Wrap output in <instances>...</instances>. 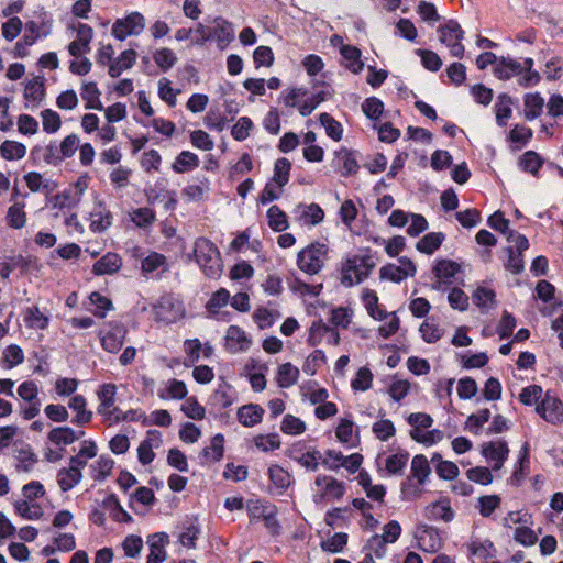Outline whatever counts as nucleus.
Here are the masks:
<instances>
[{
  "label": "nucleus",
  "mask_w": 563,
  "mask_h": 563,
  "mask_svg": "<svg viewBox=\"0 0 563 563\" xmlns=\"http://www.w3.org/2000/svg\"><path fill=\"white\" fill-rule=\"evenodd\" d=\"M519 166L522 170L536 176L542 166V159L534 151H527L520 157Z\"/></svg>",
  "instance_id": "obj_41"
},
{
  "label": "nucleus",
  "mask_w": 563,
  "mask_h": 563,
  "mask_svg": "<svg viewBox=\"0 0 563 563\" xmlns=\"http://www.w3.org/2000/svg\"><path fill=\"white\" fill-rule=\"evenodd\" d=\"M41 118H42L43 130L46 133L53 134V133H56L60 129L62 120H60L59 114L56 111H54L52 109H45L41 112Z\"/></svg>",
  "instance_id": "obj_46"
},
{
  "label": "nucleus",
  "mask_w": 563,
  "mask_h": 563,
  "mask_svg": "<svg viewBox=\"0 0 563 563\" xmlns=\"http://www.w3.org/2000/svg\"><path fill=\"white\" fill-rule=\"evenodd\" d=\"M223 443H224L223 435L220 433L216 434L212 438L210 445L206 446L202 451L205 457H207L213 462L220 461L223 456Z\"/></svg>",
  "instance_id": "obj_49"
},
{
  "label": "nucleus",
  "mask_w": 563,
  "mask_h": 563,
  "mask_svg": "<svg viewBox=\"0 0 563 563\" xmlns=\"http://www.w3.org/2000/svg\"><path fill=\"white\" fill-rule=\"evenodd\" d=\"M268 225L276 232H282L288 228L287 216L277 206H272L267 211Z\"/></svg>",
  "instance_id": "obj_40"
},
{
  "label": "nucleus",
  "mask_w": 563,
  "mask_h": 563,
  "mask_svg": "<svg viewBox=\"0 0 563 563\" xmlns=\"http://www.w3.org/2000/svg\"><path fill=\"white\" fill-rule=\"evenodd\" d=\"M87 401L82 395H75L68 401V408L76 412L71 422L76 426H85L92 419V412L86 409Z\"/></svg>",
  "instance_id": "obj_14"
},
{
  "label": "nucleus",
  "mask_w": 563,
  "mask_h": 563,
  "mask_svg": "<svg viewBox=\"0 0 563 563\" xmlns=\"http://www.w3.org/2000/svg\"><path fill=\"white\" fill-rule=\"evenodd\" d=\"M460 271V265L450 260H440L433 267V272L439 278H451Z\"/></svg>",
  "instance_id": "obj_54"
},
{
  "label": "nucleus",
  "mask_w": 563,
  "mask_h": 563,
  "mask_svg": "<svg viewBox=\"0 0 563 563\" xmlns=\"http://www.w3.org/2000/svg\"><path fill=\"white\" fill-rule=\"evenodd\" d=\"M409 460L407 452L389 455L385 462V468L390 475H401Z\"/></svg>",
  "instance_id": "obj_37"
},
{
  "label": "nucleus",
  "mask_w": 563,
  "mask_h": 563,
  "mask_svg": "<svg viewBox=\"0 0 563 563\" xmlns=\"http://www.w3.org/2000/svg\"><path fill=\"white\" fill-rule=\"evenodd\" d=\"M82 479L81 471L63 467L57 473V483L62 492H68Z\"/></svg>",
  "instance_id": "obj_20"
},
{
  "label": "nucleus",
  "mask_w": 563,
  "mask_h": 563,
  "mask_svg": "<svg viewBox=\"0 0 563 563\" xmlns=\"http://www.w3.org/2000/svg\"><path fill=\"white\" fill-rule=\"evenodd\" d=\"M544 99L540 96V93H527L525 96V118L529 121L538 118L543 110Z\"/></svg>",
  "instance_id": "obj_24"
},
{
  "label": "nucleus",
  "mask_w": 563,
  "mask_h": 563,
  "mask_svg": "<svg viewBox=\"0 0 563 563\" xmlns=\"http://www.w3.org/2000/svg\"><path fill=\"white\" fill-rule=\"evenodd\" d=\"M268 476L274 486L280 492L287 489L292 483V476L277 464L268 468Z\"/></svg>",
  "instance_id": "obj_31"
},
{
  "label": "nucleus",
  "mask_w": 563,
  "mask_h": 563,
  "mask_svg": "<svg viewBox=\"0 0 563 563\" xmlns=\"http://www.w3.org/2000/svg\"><path fill=\"white\" fill-rule=\"evenodd\" d=\"M328 247L322 243H312L301 250L297 256L298 267L309 274H318L324 264Z\"/></svg>",
  "instance_id": "obj_2"
},
{
  "label": "nucleus",
  "mask_w": 563,
  "mask_h": 563,
  "mask_svg": "<svg viewBox=\"0 0 563 563\" xmlns=\"http://www.w3.org/2000/svg\"><path fill=\"white\" fill-rule=\"evenodd\" d=\"M85 431H75L70 427H56L48 433V440L56 445H69L76 440L82 438Z\"/></svg>",
  "instance_id": "obj_13"
},
{
  "label": "nucleus",
  "mask_w": 563,
  "mask_h": 563,
  "mask_svg": "<svg viewBox=\"0 0 563 563\" xmlns=\"http://www.w3.org/2000/svg\"><path fill=\"white\" fill-rule=\"evenodd\" d=\"M336 158L342 162L343 176H350L356 174L360 165L357 163L356 153L346 148H342L336 152Z\"/></svg>",
  "instance_id": "obj_36"
},
{
  "label": "nucleus",
  "mask_w": 563,
  "mask_h": 563,
  "mask_svg": "<svg viewBox=\"0 0 563 563\" xmlns=\"http://www.w3.org/2000/svg\"><path fill=\"white\" fill-rule=\"evenodd\" d=\"M375 263L371 256H354L349 258L342 269L341 283L345 286H352L363 282L371 271L374 268Z\"/></svg>",
  "instance_id": "obj_3"
},
{
  "label": "nucleus",
  "mask_w": 563,
  "mask_h": 563,
  "mask_svg": "<svg viewBox=\"0 0 563 563\" xmlns=\"http://www.w3.org/2000/svg\"><path fill=\"white\" fill-rule=\"evenodd\" d=\"M229 299L230 292L224 288H220L211 296L206 308L210 314H217L222 307L228 305Z\"/></svg>",
  "instance_id": "obj_47"
},
{
  "label": "nucleus",
  "mask_w": 563,
  "mask_h": 563,
  "mask_svg": "<svg viewBox=\"0 0 563 563\" xmlns=\"http://www.w3.org/2000/svg\"><path fill=\"white\" fill-rule=\"evenodd\" d=\"M135 58L136 53L134 49L123 51L120 56L110 64L108 71L109 76L117 78L123 70L132 68L135 63Z\"/></svg>",
  "instance_id": "obj_17"
},
{
  "label": "nucleus",
  "mask_w": 563,
  "mask_h": 563,
  "mask_svg": "<svg viewBox=\"0 0 563 563\" xmlns=\"http://www.w3.org/2000/svg\"><path fill=\"white\" fill-rule=\"evenodd\" d=\"M340 52L344 59L347 62L346 68H349L354 74H358L363 70L364 63L361 59V49L352 45H342Z\"/></svg>",
  "instance_id": "obj_21"
},
{
  "label": "nucleus",
  "mask_w": 563,
  "mask_h": 563,
  "mask_svg": "<svg viewBox=\"0 0 563 563\" xmlns=\"http://www.w3.org/2000/svg\"><path fill=\"white\" fill-rule=\"evenodd\" d=\"M122 548L126 556L136 558L140 555L143 548L142 538L135 534H130L122 542Z\"/></svg>",
  "instance_id": "obj_62"
},
{
  "label": "nucleus",
  "mask_w": 563,
  "mask_h": 563,
  "mask_svg": "<svg viewBox=\"0 0 563 563\" xmlns=\"http://www.w3.org/2000/svg\"><path fill=\"white\" fill-rule=\"evenodd\" d=\"M81 98L87 102V109H95L98 111L103 110L102 102L100 101V90L96 82H87L82 85Z\"/></svg>",
  "instance_id": "obj_27"
},
{
  "label": "nucleus",
  "mask_w": 563,
  "mask_h": 563,
  "mask_svg": "<svg viewBox=\"0 0 563 563\" xmlns=\"http://www.w3.org/2000/svg\"><path fill=\"white\" fill-rule=\"evenodd\" d=\"M347 543V534L344 532H336L327 541H323L321 547L324 551L331 553H339Z\"/></svg>",
  "instance_id": "obj_57"
},
{
  "label": "nucleus",
  "mask_w": 563,
  "mask_h": 563,
  "mask_svg": "<svg viewBox=\"0 0 563 563\" xmlns=\"http://www.w3.org/2000/svg\"><path fill=\"white\" fill-rule=\"evenodd\" d=\"M512 99L510 96L506 93H501L497 98V102L495 104L496 111V122L499 126H505L507 124V120L511 117Z\"/></svg>",
  "instance_id": "obj_30"
},
{
  "label": "nucleus",
  "mask_w": 563,
  "mask_h": 563,
  "mask_svg": "<svg viewBox=\"0 0 563 563\" xmlns=\"http://www.w3.org/2000/svg\"><path fill=\"white\" fill-rule=\"evenodd\" d=\"M264 409L254 404L244 405L238 410V419L245 427H253L263 419Z\"/></svg>",
  "instance_id": "obj_16"
},
{
  "label": "nucleus",
  "mask_w": 563,
  "mask_h": 563,
  "mask_svg": "<svg viewBox=\"0 0 563 563\" xmlns=\"http://www.w3.org/2000/svg\"><path fill=\"white\" fill-rule=\"evenodd\" d=\"M373 433L380 441H387L389 438L395 435L396 429L390 420L380 419L373 424Z\"/></svg>",
  "instance_id": "obj_56"
},
{
  "label": "nucleus",
  "mask_w": 563,
  "mask_h": 563,
  "mask_svg": "<svg viewBox=\"0 0 563 563\" xmlns=\"http://www.w3.org/2000/svg\"><path fill=\"white\" fill-rule=\"evenodd\" d=\"M426 517L430 520L450 522L454 518L453 509L443 503H433L426 508Z\"/></svg>",
  "instance_id": "obj_29"
},
{
  "label": "nucleus",
  "mask_w": 563,
  "mask_h": 563,
  "mask_svg": "<svg viewBox=\"0 0 563 563\" xmlns=\"http://www.w3.org/2000/svg\"><path fill=\"white\" fill-rule=\"evenodd\" d=\"M445 235L442 232H431L426 234L421 240L417 242V250L424 254H432L435 250H438L442 242L444 241Z\"/></svg>",
  "instance_id": "obj_28"
},
{
  "label": "nucleus",
  "mask_w": 563,
  "mask_h": 563,
  "mask_svg": "<svg viewBox=\"0 0 563 563\" xmlns=\"http://www.w3.org/2000/svg\"><path fill=\"white\" fill-rule=\"evenodd\" d=\"M23 203H14L9 207L7 212L8 224L13 229H21L25 225L26 214L24 212Z\"/></svg>",
  "instance_id": "obj_42"
},
{
  "label": "nucleus",
  "mask_w": 563,
  "mask_h": 563,
  "mask_svg": "<svg viewBox=\"0 0 563 563\" xmlns=\"http://www.w3.org/2000/svg\"><path fill=\"white\" fill-rule=\"evenodd\" d=\"M142 272L147 275L158 269L165 272L167 269L166 257L157 252H152L141 262Z\"/></svg>",
  "instance_id": "obj_34"
},
{
  "label": "nucleus",
  "mask_w": 563,
  "mask_h": 563,
  "mask_svg": "<svg viewBox=\"0 0 563 563\" xmlns=\"http://www.w3.org/2000/svg\"><path fill=\"white\" fill-rule=\"evenodd\" d=\"M319 121L321 125L324 126L327 135L334 141H340L342 139L343 129L342 125L333 119L329 113H321L319 117Z\"/></svg>",
  "instance_id": "obj_43"
},
{
  "label": "nucleus",
  "mask_w": 563,
  "mask_h": 563,
  "mask_svg": "<svg viewBox=\"0 0 563 563\" xmlns=\"http://www.w3.org/2000/svg\"><path fill=\"white\" fill-rule=\"evenodd\" d=\"M325 362V354L321 350L313 351L306 360L302 371L307 375H314L317 372V368Z\"/></svg>",
  "instance_id": "obj_63"
},
{
  "label": "nucleus",
  "mask_w": 563,
  "mask_h": 563,
  "mask_svg": "<svg viewBox=\"0 0 563 563\" xmlns=\"http://www.w3.org/2000/svg\"><path fill=\"white\" fill-rule=\"evenodd\" d=\"M322 459V454L318 450L309 451L302 453L299 457H295V460L308 471H317L320 465V460Z\"/></svg>",
  "instance_id": "obj_61"
},
{
  "label": "nucleus",
  "mask_w": 563,
  "mask_h": 563,
  "mask_svg": "<svg viewBox=\"0 0 563 563\" xmlns=\"http://www.w3.org/2000/svg\"><path fill=\"white\" fill-rule=\"evenodd\" d=\"M419 543L424 551L437 552L441 547V539L433 528H426L419 537Z\"/></svg>",
  "instance_id": "obj_39"
},
{
  "label": "nucleus",
  "mask_w": 563,
  "mask_h": 563,
  "mask_svg": "<svg viewBox=\"0 0 563 563\" xmlns=\"http://www.w3.org/2000/svg\"><path fill=\"white\" fill-rule=\"evenodd\" d=\"M362 110L368 119L377 120L383 113L384 104L378 98L371 97L365 99L362 104Z\"/></svg>",
  "instance_id": "obj_58"
},
{
  "label": "nucleus",
  "mask_w": 563,
  "mask_h": 563,
  "mask_svg": "<svg viewBox=\"0 0 563 563\" xmlns=\"http://www.w3.org/2000/svg\"><path fill=\"white\" fill-rule=\"evenodd\" d=\"M373 382V374L367 367H361L356 377L352 380V387L354 390L365 391L371 388Z\"/></svg>",
  "instance_id": "obj_60"
},
{
  "label": "nucleus",
  "mask_w": 563,
  "mask_h": 563,
  "mask_svg": "<svg viewBox=\"0 0 563 563\" xmlns=\"http://www.w3.org/2000/svg\"><path fill=\"white\" fill-rule=\"evenodd\" d=\"M306 430V424L299 418L292 415H286L282 422V431L287 434H301Z\"/></svg>",
  "instance_id": "obj_55"
},
{
  "label": "nucleus",
  "mask_w": 563,
  "mask_h": 563,
  "mask_svg": "<svg viewBox=\"0 0 563 563\" xmlns=\"http://www.w3.org/2000/svg\"><path fill=\"white\" fill-rule=\"evenodd\" d=\"M509 450L507 443L504 441L488 442L483 444L482 454L488 460L494 462L493 468L499 470L504 465L508 456Z\"/></svg>",
  "instance_id": "obj_9"
},
{
  "label": "nucleus",
  "mask_w": 563,
  "mask_h": 563,
  "mask_svg": "<svg viewBox=\"0 0 563 563\" xmlns=\"http://www.w3.org/2000/svg\"><path fill=\"white\" fill-rule=\"evenodd\" d=\"M115 394L117 386L114 384L101 385L98 391V398L100 400V404L98 406L97 412L99 415L106 416L108 419H112V415L114 412H120L119 408L110 410V408L113 407L115 402Z\"/></svg>",
  "instance_id": "obj_7"
},
{
  "label": "nucleus",
  "mask_w": 563,
  "mask_h": 563,
  "mask_svg": "<svg viewBox=\"0 0 563 563\" xmlns=\"http://www.w3.org/2000/svg\"><path fill=\"white\" fill-rule=\"evenodd\" d=\"M190 41L191 44H203L210 40V32L202 24H198L196 29L181 27L178 29V41Z\"/></svg>",
  "instance_id": "obj_19"
},
{
  "label": "nucleus",
  "mask_w": 563,
  "mask_h": 563,
  "mask_svg": "<svg viewBox=\"0 0 563 563\" xmlns=\"http://www.w3.org/2000/svg\"><path fill=\"white\" fill-rule=\"evenodd\" d=\"M154 313L157 321L172 323L176 319V311L174 310V299L172 296L162 297L158 303L154 307Z\"/></svg>",
  "instance_id": "obj_18"
},
{
  "label": "nucleus",
  "mask_w": 563,
  "mask_h": 563,
  "mask_svg": "<svg viewBox=\"0 0 563 563\" xmlns=\"http://www.w3.org/2000/svg\"><path fill=\"white\" fill-rule=\"evenodd\" d=\"M168 542V536L165 532H157L148 537L147 543L150 554L146 563H163L166 559L165 544Z\"/></svg>",
  "instance_id": "obj_11"
},
{
  "label": "nucleus",
  "mask_w": 563,
  "mask_h": 563,
  "mask_svg": "<svg viewBox=\"0 0 563 563\" xmlns=\"http://www.w3.org/2000/svg\"><path fill=\"white\" fill-rule=\"evenodd\" d=\"M254 445L263 452L273 451L279 449L280 440L277 433L260 434L254 438Z\"/></svg>",
  "instance_id": "obj_52"
},
{
  "label": "nucleus",
  "mask_w": 563,
  "mask_h": 563,
  "mask_svg": "<svg viewBox=\"0 0 563 563\" xmlns=\"http://www.w3.org/2000/svg\"><path fill=\"white\" fill-rule=\"evenodd\" d=\"M253 122L247 117H241L233 125L231 134L236 141H244L249 137Z\"/></svg>",
  "instance_id": "obj_59"
},
{
  "label": "nucleus",
  "mask_w": 563,
  "mask_h": 563,
  "mask_svg": "<svg viewBox=\"0 0 563 563\" xmlns=\"http://www.w3.org/2000/svg\"><path fill=\"white\" fill-rule=\"evenodd\" d=\"M113 466L114 461L111 457L101 455L93 465V470L96 472L93 478L98 482L104 481L110 476Z\"/></svg>",
  "instance_id": "obj_53"
},
{
  "label": "nucleus",
  "mask_w": 563,
  "mask_h": 563,
  "mask_svg": "<svg viewBox=\"0 0 563 563\" xmlns=\"http://www.w3.org/2000/svg\"><path fill=\"white\" fill-rule=\"evenodd\" d=\"M318 487H322V498H334L340 499L343 497L345 486L343 482L338 481L332 476L319 475L314 481Z\"/></svg>",
  "instance_id": "obj_10"
},
{
  "label": "nucleus",
  "mask_w": 563,
  "mask_h": 563,
  "mask_svg": "<svg viewBox=\"0 0 563 563\" xmlns=\"http://www.w3.org/2000/svg\"><path fill=\"white\" fill-rule=\"evenodd\" d=\"M26 154V146L16 141L7 140L0 145V155L7 161L21 159Z\"/></svg>",
  "instance_id": "obj_32"
},
{
  "label": "nucleus",
  "mask_w": 563,
  "mask_h": 563,
  "mask_svg": "<svg viewBox=\"0 0 563 563\" xmlns=\"http://www.w3.org/2000/svg\"><path fill=\"white\" fill-rule=\"evenodd\" d=\"M523 70V67L517 60L511 58L501 57L495 65L493 71L494 75L501 79L507 80L510 79L515 75H520Z\"/></svg>",
  "instance_id": "obj_15"
},
{
  "label": "nucleus",
  "mask_w": 563,
  "mask_h": 563,
  "mask_svg": "<svg viewBox=\"0 0 563 563\" xmlns=\"http://www.w3.org/2000/svg\"><path fill=\"white\" fill-rule=\"evenodd\" d=\"M45 96L44 80L41 77L34 78L29 81L25 86L24 97L25 99L33 101H42Z\"/></svg>",
  "instance_id": "obj_50"
},
{
  "label": "nucleus",
  "mask_w": 563,
  "mask_h": 563,
  "mask_svg": "<svg viewBox=\"0 0 563 563\" xmlns=\"http://www.w3.org/2000/svg\"><path fill=\"white\" fill-rule=\"evenodd\" d=\"M121 266V257L117 253L108 252L93 264L92 273L97 276L111 275L117 273Z\"/></svg>",
  "instance_id": "obj_12"
},
{
  "label": "nucleus",
  "mask_w": 563,
  "mask_h": 563,
  "mask_svg": "<svg viewBox=\"0 0 563 563\" xmlns=\"http://www.w3.org/2000/svg\"><path fill=\"white\" fill-rule=\"evenodd\" d=\"M290 168L291 163L288 158L282 157L276 161L274 166L273 180L279 188L284 187L289 181Z\"/></svg>",
  "instance_id": "obj_38"
},
{
  "label": "nucleus",
  "mask_w": 563,
  "mask_h": 563,
  "mask_svg": "<svg viewBox=\"0 0 563 563\" xmlns=\"http://www.w3.org/2000/svg\"><path fill=\"white\" fill-rule=\"evenodd\" d=\"M466 476L470 481L481 484L488 485L493 481V475L487 467L476 466L467 470Z\"/></svg>",
  "instance_id": "obj_64"
},
{
  "label": "nucleus",
  "mask_w": 563,
  "mask_h": 563,
  "mask_svg": "<svg viewBox=\"0 0 563 563\" xmlns=\"http://www.w3.org/2000/svg\"><path fill=\"white\" fill-rule=\"evenodd\" d=\"M200 533L197 520H191L187 526H184L183 532L178 536V541L187 548H194L195 541Z\"/></svg>",
  "instance_id": "obj_48"
},
{
  "label": "nucleus",
  "mask_w": 563,
  "mask_h": 563,
  "mask_svg": "<svg viewBox=\"0 0 563 563\" xmlns=\"http://www.w3.org/2000/svg\"><path fill=\"white\" fill-rule=\"evenodd\" d=\"M431 473V468L427 457L417 454L411 460V477L418 481L419 485H423Z\"/></svg>",
  "instance_id": "obj_26"
},
{
  "label": "nucleus",
  "mask_w": 563,
  "mask_h": 563,
  "mask_svg": "<svg viewBox=\"0 0 563 563\" xmlns=\"http://www.w3.org/2000/svg\"><path fill=\"white\" fill-rule=\"evenodd\" d=\"M438 32L440 33L441 43L445 45H450L456 40H463L464 36V31L454 20H449L444 25H441Z\"/></svg>",
  "instance_id": "obj_23"
},
{
  "label": "nucleus",
  "mask_w": 563,
  "mask_h": 563,
  "mask_svg": "<svg viewBox=\"0 0 563 563\" xmlns=\"http://www.w3.org/2000/svg\"><path fill=\"white\" fill-rule=\"evenodd\" d=\"M14 509L18 515L26 520L40 519L43 510L40 505H29L25 500H19L14 504Z\"/></svg>",
  "instance_id": "obj_45"
},
{
  "label": "nucleus",
  "mask_w": 563,
  "mask_h": 563,
  "mask_svg": "<svg viewBox=\"0 0 563 563\" xmlns=\"http://www.w3.org/2000/svg\"><path fill=\"white\" fill-rule=\"evenodd\" d=\"M194 253L196 262L208 278L218 279L221 276L223 271L221 254L211 241L198 239L195 242Z\"/></svg>",
  "instance_id": "obj_1"
},
{
  "label": "nucleus",
  "mask_w": 563,
  "mask_h": 563,
  "mask_svg": "<svg viewBox=\"0 0 563 563\" xmlns=\"http://www.w3.org/2000/svg\"><path fill=\"white\" fill-rule=\"evenodd\" d=\"M24 362V353L16 344L9 345L3 354V367L11 369Z\"/></svg>",
  "instance_id": "obj_44"
},
{
  "label": "nucleus",
  "mask_w": 563,
  "mask_h": 563,
  "mask_svg": "<svg viewBox=\"0 0 563 563\" xmlns=\"http://www.w3.org/2000/svg\"><path fill=\"white\" fill-rule=\"evenodd\" d=\"M209 32L210 40H214L220 48H224L235 37L232 23L220 16L214 19V26Z\"/></svg>",
  "instance_id": "obj_8"
},
{
  "label": "nucleus",
  "mask_w": 563,
  "mask_h": 563,
  "mask_svg": "<svg viewBox=\"0 0 563 563\" xmlns=\"http://www.w3.org/2000/svg\"><path fill=\"white\" fill-rule=\"evenodd\" d=\"M100 340L103 350L110 353H117L123 346V330L121 328H117L113 331L101 335Z\"/></svg>",
  "instance_id": "obj_35"
},
{
  "label": "nucleus",
  "mask_w": 563,
  "mask_h": 563,
  "mask_svg": "<svg viewBox=\"0 0 563 563\" xmlns=\"http://www.w3.org/2000/svg\"><path fill=\"white\" fill-rule=\"evenodd\" d=\"M299 378V369L291 363H284L277 371V384L282 388H289L295 385Z\"/></svg>",
  "instance_id": "obj_25"
},
{
  "label": "nucleus",
  "mask_w": 563,
  "mask_h": 563,
  "mask_svg": "<svg viewBox=\"0 0 563 563\" xmlns=\"http://www.w3.org/2000/svg\"><path fill=\"white\" fill-rule=\"evenodd\" d=\"M90 302L96 307L93 314L98 318H104L107 312L113 309L112 301L102 296L100 292L93 291L90 297Z\"/></svg>",
  "instance_id": "obj_51"
},
{
  "label": "nucleus",
  "mask_w": 563,
  "mask_h": 563,
  "mask_svg": "<svg viewBox=\"0 0 563 563\" xmlns=\"http://www.w3.org/2000/svg\"><path fill=\"white\" fill-rule=\"evenodd\" d=\"M184 351H185V366L189 367L197 363L200 357L209 358L212 353V346L207 342L202 344L198 339H190L184 342Z\"/></svg>",
  "instance_id": "obj_6"
},
{
  "label": "nucleus",
  "mask_w": 563,
  "mask_h": 563,
  "mask_svg": "<svg viewBox=\"0 0 563 563\" xmlns=\"http://www.w3.org/2000/svg\"><path fill=\"white\" fill-rule=\"evenodd\" d=\"M145 26L144 16L139 12L129 14L125 19H119L112 26V35L123 41L128 36L140 34Z\"/></svg>",
  "instance_id": "obj_4"
},
{
  "label": "nucleus",
  "mask_w": 563,
  "mask_h": 563,
  "mask_svg": "<svg viewBox=\"0 0 563 563\" xmlns=\"http://www.w3.org/2000/svg\"><path fill=\"white\" fill-rule=\"evenodd\" d=\"M24 322L27 328L44 330L48 325V318L41 312L38 307H29L24 312Z\"/></svg>",
  "instance_id": "obj_33"
},
{
  "label": "nucleus",
  "mask_w": 563,
  "mask_h": 563,
  "mask_svg": "<svg viewBox=\"0 0 563 563\" xmlns=\"http://www.w3.org/2000/svg\"><path fill=\"white\" fill-rule=\"evenodd\" d=\"M536 411L541 418L552 424L563 422V404L549 391L544 395L541 402L537 405Z\"/></svg>",
  "instance_id": "obj_5"
},
{
  "label": "nucleus",
  "mask_w": 563,
  "mask_h": 563,
  "mask_svg": "<svg viewBox=\"0 0 563 563\" xmlns=\"http://www.w3.org/2000/svg\"><path fill=\"white\" fill-rule=\"evenodd\" d=\"M401 533V526L398 521L391 520L383 528V534H375L372 537V545L383 543H394L398 540Z\"/></svg>",
  "instance_id": "obj_22"
}]
</instances>
